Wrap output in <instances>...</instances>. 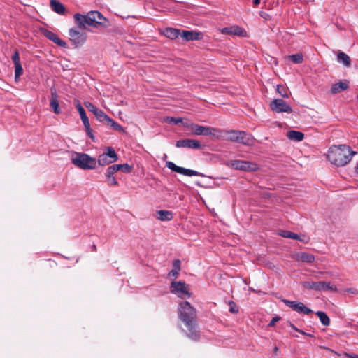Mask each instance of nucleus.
Returning <instances> with one entry per match:
<instances>
[{"label": "nucleus", "mask_w": 358, "mask_h": 358, "mask_svg": "<svg viewBox=\"0 0 358 358\" xmlns=\"http://www.w3.org/2000/svg\"><path fill=\"white\" fill-rule=\"evenodd\" d=\"M337 61L339 63H342L346 67H350L351 65V59L350 57L341 51H339L337 54Z\"/></svg>", "instance_id": "nucleus-22"}, {"label": "nucleus", "mask_w": 358, "mask_h": 358, "mask_svg": "<svg viewBox=\"0 0 358 358\" xmlns=\"http://www.w3.org/2000/svg\"><path fill=\"white\" fill-rule=\"evenodd\" d=\"M117 171L115 164L108 167L106 173V178L112 177Z\"/></svg>", "instance_id": "nucleus-37"}, {"label": "nucleus", "mask_w": 358, "mask_h": 358, "mask_svg": "<svg viewBox=\"0 0 358 358\" xmlns=\"http://www.w3.org/2000/svg\"><path fill=\"white\" fill-rule=\"evenodd\" d=\"M180 36L187 41L200 40L202 38V34L201 32L187 30H183Z\"/></svg>", "instance_id": "nucleus-18"}, {"label": "nucleus", "mask_w": 358, "mask_h": 358, "mask_svg": "<svg viewBox=\"0 0 358 358\" xmlns=\"http://www.w3.org/2000/svg\"><path fill=\"white\" fill-rule=\"evenodd\" d=\"M278 351V347H275L274 349H273V352L275 353H276Z\"/></svg>", "instance_id": "nucleus-50"}, {"label": "nucleus", "mask_w": 358, "mask_h": 358, "mask_svg": "<svg viewBox=\"0 0 358 358\" xmlns=\"http://www.w3.org/2000/svg\"><path fill=\"white\" fill-rule=\"evenodd\" d=\"M270 108L276 113H292V109L283 99H275L270 103Z\"/></svg>", "instance_id": "nucleus-13"}, {"label": "nucleus", "mask_w": 358, "mask_h": 358, "mask_svg": "<svg viewBox=\"0 0 358 358\" xmlns=\"http://www.w3.org/2000/svg\"><path fill=\"white\" fill-rule=\"evenodd\" d=\"M117 159L118 156L115 150L112 147H107L106 148V152L99 156L96 163H98L99 165L103 166L115 162Z\"/></svg>", "instance_id": "nucleus-7"}, {"label": "nucleus", "mask_w": 358, "mask_h": 358, "mask_svg": "<svg viewBox=\"0 0 358 358\" xmlns=\"http://www.w3.org/2000/svg\"><path fill=\"white\" fill-rule=\"evenodd\" d=\"M289 325L290 327H292L294 331H299V329H298L294 324H292V322H289Z\"/></svg>", "instance_id": "nucleus-46"}, {"label": "nucleus", "mask_w": 358, "mask_h": 358, "mask_svg": "<svg viewBox=\"0 0 358 358\" xmlns=\"http://www.w3.org/2000/svg\"><path fill=\"white\" fill-rule=\"evenodd\" d=\"M355 171L356 174L358 176V162L356 164V166L355 167Z\"/></svg>", "instance_id": "nucleus-48"}, {"label": "nucleus", "mask_w": 358, "mask_h": 358, "mask_svg": "<svg viewBox=\"0 0 358 358\" xmlns=\"http://www.w3.org/2000/svg\"><path fill=\"white\" fill-rule=\"evenodd\" d=\"M164 35L170 39H176L180 35V32L177 29L166 28L164 31Z\"/></svg>", "instance_id": "nucleus-27"}, {"label": "nucleus", "mask_w": 358, "mask_h": 358, "mask_svg": "<svg viewBox=\"0 0 358 358\" xmlns=\"http://www.w3.org/2000/svg\"><path fill=\"white\" fill-rule=\"evenodd\" d=\"M117 171H121L124 173H129L132 171L133 167L128 164H115Z\"/></svg>", "instance_id": "nucleus-35"}, {"label": "nucleus", "mask_w": 358, "mask_h": 358, "mask_svg": "<svg viewBox=\"0 0 358 358\" xmlns=\"http://www.w3.org/2000/svg\"><path fill=\"white\" fill-rule=\"evenodd\" d=\"M76 107L80 114V119H81L84 126L88 125V123L90 122H89V119L86 115L85 109L83 108L81 104L78 102L76 104Z\"/></svg>", "instance_id": "nucleus-29"}, {"label": "nucleus", "mask_w": 358, "mask_h": 358, "mask_svg": "<svg viewBox=\"0 0 358 358\" xmlns=\"http://www.w3.org/2000/svg\"><path fill=\"white\" fill-rule=\"evenodd\" d=\"M178 315L187 329V336L192 340L197 341L199 338V334L197 331L196 310L188 301H182L179 304Z\"/></svg>", "instance_id": "nucleus-1"}, {"label": "nucleus", "mask_w": 358, "mask_h": 358, "mask_svg": "<svg viewBox=\"0 0 358 358\" xmlns=\"http://www.w3.org/2000/svg\"><path fill=\"white\" fill-rule=\"evenodd\" d=\"M287 138L297 142L301 141L304 138V134L298 131L292 130L287 132Z\"/></svg>", "instance_id": "nucleus-25"}, {"label": "nucleus", "mask_w": 358, "mask_h": 358, "mask_svg": "<svg viewBox=\"0 0 358 358\" xmlns=\"http://www.w3.org/2000/svg\"><path fill=\"white\" fill-rule=\"evenodd\" d=\"M355 154L356 152L346 145H334L329 149L327 159L336 166H343L351 161Z\"/></svg>", "instance_id": "nucleus-3"}, {"label": "nucleus", "mask_w": 358, "mask_h": 358, "mask_svg": "<svg viewBox=\"0 0 358 358\" xmlns=\"http://www.w3.org/2000/svg\"><path fill=\"white\" fill-rule=\"evenodd\" d=\"M42 33L47 38L52 41L59 46L64 48H66L68 47L67 43L59 38V36L54 32L49 31L48 29H44L42 31Z\"/></svg>", "instance_id": "nucleus-17"}, {"label": "nucleus", "mask_w": 358, "mask_h": 358, "mask_svg": "<svg viewBox=\"0 0 358 358\" xmlns=\"http://www.w3.org/2000/svg\"><path fill=\"white\" fill-rule=\"evenodd\" d=\"M280 320V317H273L272 320H271V322H269L268 324V326L269 327H273L275 326V323L277 322H278L279 320Z\"/></svg>", "instance_id": "nucleus-43"}, {"label": "nucleus", "mask_w": 358, "mask_h": 358, "mask_svg": "<svg viewBox=\"0 0 358 358\" xmlns=\"http://www.w3.org/2000/svg\"><path fill=\"white\" fill-rule=\"evenodd\" d=\"M50 105L55 113L59 114L61 113L59 101L57 99V91L55 88H51V98L50 100Z\"/></svg>", "instance_id": "nucleus-19"}, {"label": "nucleus", "mask_w": 358, "mask_h": 358, "mask_svg": "<svg viewBox=\"0 0 358 358\" xmlns=\"http://www.w3.org/2000/svg\"><path fill=\"white\" fill-rule=\"evenodd\" d=\"M166 166L173 171H175L176 173H178L180 174H182V175H185L187 176H201V177L204 176V175L200 172H198L194 170L189 169H185V168H183L181 166H178L176 165L173 162H170V161L166 162Z\"/></svg>", "instance_id": "nucleus-12"}, {"label": "nucleus", "mask_w": 358, "mask_h": 358, "mask_svg": "<svg viewBox=\"0 0 358 358\" xmlns=\"http://www.w3.org/2000/svg\"><path fill=\"white\" fill-rule=\"evenodd\" d=\"M229 311L231 313H238V306H236V304L235 303V302H234L233 301H230L229 302Z\"/></svg>", "instance_id": "nucleus-38"}, {"label": "nucleus", "mask_w": 358, "mask_h": 358, "mask_svg": "<svg viewBox=\"0 0 358 358\" xmlns=\"http://www.w3.org/2000/svg\"><path fill=\"white\" fill-rule=\"evenodd\" d=\"M296 258L303 262L312 263L315 261L313 255L307 252H299L296 255Z\"/></svg>", "instance_id": "nucleus-26"}, {"label": "nucleus", "mask_w": 358, "mask_h": 358, "mask_svg": "<svg viewBox=\"0 0 358 358\" xmlns=\"http://www.w3.org/2000/svg\"><path fill=\"white\" fill-rule=\"evenodd\" d=\"M357 99H358V94H357Z\"/></svg>", "instance_id": "nucleus-53"}, {"label": "nucleus", "mask_w": 358, "mask_h": 358, "mask_svg": "<svg viewBox=\"0 0 358 358\" xmlns=\"http://www.w3.org/2000/svg\"><path fill=\"white\" fill-rule=\"evenodd\" d=\"M105 122L106 124L110 126L111 128H113L114 130L120 131L121 133L125 132L124 129L118 123L115 122L113 119L109 117L108 116L105 120Z\"/></svg>", "instance_id": "nucleus-30"}, {"label": "nucleus", "mask_w": 358, "mask_h": 358, "mask_svg": "<svg viewBox=\"0 0 358 358\" xmlns=\"http://www.w3.org/2000/svg\"><path fill=\"white\" fill-rule=\"evenodd\" d=\"M85 106L91 111L100 122H105L108 115L101 109L96 107L92 103L86 101L84 103Z\"/></svg>", "instance_id": "nucleus-15"}, {"label": "nucleus", "mask_w": 358, "mask_h": 358, "mask_svg": "<svg viewBox=\"0 0 358 358\" xmlns=\"http://www.w3.org/2000/svg\"><path fill=\"white\" fill-rule=\"evenodd\" d=\"M348 88V84L345 82L340 81L334 84L331 88L332 94H337L343 90H345Z\"/></svg>", "instance_id": "nucleus-23"}, {"label": "nucleus", "mask_w": 358, "mask_h": 358, "mask_svg": "<svg viewBox=\"0 0 358 358\" xmlns=\"http://www.w3.org/2000/svg\"><path fill=\"white\" fill-rule=\"evenodd\" d=\"M85 131H86V134H87V136L92 140H94V136L93 135L92 131L90 128V122L88 123V125L85 126Z\"/></svg>", "instance_id": "nucleus-42"}, {"label": "nucleus", "mask_w": 358, "mask_h": 358, "mask_svg": "<svg viewBox=\"0 0 358 358\" xmlns=\"http://www.w3.org/2000/svg\"><path fill=\"white\" fill-rule=\"evenodd\" d=\"M316 315L320 318L321 323L324 326H329L330 324V319L328 315L323 311H317Z\"/></svg>", "instance_id": "nucleus-32"}, {"label": "nucleus", "mask_w": 358, "mask_h": 358, "mask_svg": "<svg viewBox=\"0 0 358 358\" xmlns=\"http://www.w3.org/2000/svg\"><path fill=\"white\" fill-rule=\"evenodd\" d=\"M230 166L236 170L245 171H255L259 169L257 164L243 160H232L230 162Z\"/></svg>", "instance_id": "nucleus-10"}, {"label": "nucleus", "mask_w": 358, "mask_h": 358, "mask_svg": "<svg viewBox=\"0 0 358 358\" xmlns=\"http://www.w3.org/2000/svg\"><path fill=\"white\" fill-rule=\"evenodd\" d=\"M171 293L177 294L180 298H184L185 296H187V297L190 296V294L186 287V284L185 282H172L171 283Z\"/></svg>", "instance_id": "nucleus-14"}, {"label": "nucleus", "mask_w": 358, "mask_h": 358, "mask_svg": "<svg viewBox=\"0 0 358 358\" xmlns=\"http://www.w3.org/2000/svg\"><path fill=\"white\" fill-rule=\"evenodd\" d=\"M107 182L110 186H117L118 185V182L117 181L115 178L113 176L107 178Z\"/></svg>", "instance_id": "nucleus-41"}, {"label": "nucleus", "mask_w": 358, "mask_h": 358, "mask_svg": "<svg viewBox=\"0 0 358 358\" xmlns=\"http://www.w3.org/2000/svg\"><path fill=\"white\" fill-rule=\"evenodd\" d=\"M50 7L53 11L59 14L64 15L66 11L64 6L57 0H50Z\"/></svg>", "instance_id": "nucleus-21"}, {"label": "nucleus", "mask_w": 358, "mask_h": 358, "mask_svg": "<svg viewBox=\"0 0 358 358\" xmlns=\"http://www.w3.org/2000/svg\"><path fill=\"white\" fill-rule=\"evenodd\" d=\"M92 250H93L94 251H96V245H93V246H92Z\"/></svg>", "instance_id": "nucleus-52"}, {"label": "nucleus", "mask_w": 358, "mask_h": 358, "mask_svg": "<svg viewBox=\"0 0 358 358\" xmlns=\"http://www.w3.org/2000/svg\"><path fill=\"white\" fill-rule=\"evenodd\" d=\"M306 336H309V337H311V338H313V337H314V335H313V334H308V333H307Z\"/></svg>", "instance_id": "nucleus-51"}, {"label": "nucleus", "mask_w": 358, "mask_h": 358, "mask_svg": "<svg viewBox=\"0 0 358 358\" xmlns=\"http://www.w3.org/2000/svg\"><path fill=\"white\" fill-rule=\"evenodd\" d=\"M279 235L284 238L301 241V239H300L299 236L298 234L293 233L292 231H289L282 230L279 232Z\"/></svg>", "instance_id": "nucleus-31"}, {"label": "nucleus", "mask_w": 358, "mask_h": 358, "mask_svg": "<svg viewBox=\"0 0 358 358\" xmlns=\"http://www.w3.org/2000/svg\"><path fill=\"white\" fill-rule=\"evenodd\" d=\"M12 60L14 64L20 63V55L17 50H15L13 55H12Z\"/></svg>", "instance_id": "nucleus-40"}, {"label": "nucleus", "mask_w": 358, "mask_h": 358, "mask_svg": "<svg viewBox=\"0 0 358 358\" xmlns=\"http://www.w3.org/2000/svg\"><path fill=\"white\" fill-rule=\"evenodd\" d=\"M167 122L169 123H173L175 124H178L182 123L183 120H182V118H181V117L176 118V117H168Z\"/></svg>", "instance_id": "nucleus-39"}, {"label": "nucleus", "mask_w": 358, "mask_h": 358, "mask_svg": "<svg viewBox=\"0 0 358 358\" xmlns=\"http://www.w3.org/2000/svg\"><path fill=\"white\" fill-rule=\"evenodd\" d=\"M286 306L292 308V310L300 313L309 315L313 313V310L306 307L302 302L296 301H289L285 299H282L281 300Z\"/></svg>", "instance_id": "nucleus-11"}, {"label": "nucleus", "mask_w": 358, "mask_h": 358, "mask_svg": "<svg viewBox=\"0 0 358 358\" xmlns=\"http://www.w3.org/2000/svg\"><path fill=\"white\" fill-rule=\"evenodd\" d=\"M245 31L238 26H232L230 27H224L222 29V33L225 34H231L235 36H244Z\"/></svg>", "instance_id": "nucleus-20"}, {"label": "nucleus", "mask_w": 358, "mask_h": 358, "mask_svg": "<svg viewBox=\"0 0 358 358\" xmlns=\"http://www.w3.org/2000/svg\"><path fill=\"white\" fill-rule=\"evenodd\" d=\"M303 286L306 289L315 291L332 290L336 291V287L334 286L329 282H303Z\"/></svg>", "instance_id": "nucleus-8"}, {"label": "nucleus", "mask_w": 358, "mask_h": 358, "mask_svg": "<svg viewBox=\"0 0 358 358\" xmlns=\"http://www.w3.org/2000/svg\"><path fill=\"white\" fill-rule=\"evenodd\" d=\"M181 262L179 259H176L173 263V269L169 273L170 277L176 278L180 271Z\"/></svg>", "instance_id": "nucleus-28"}, {"label": "nucleus", "mask_w": 358, "mask_h": 358, "mask_svg": "<svg viewBox=\"0 0 358 358\" xmlns=\"http://www.w3.org/2000/svg\"><path fill=\"white\" fill-rule=\"evenodd\" d=\"M177 148H187L192 149H200L201 145L199 141L194 139H183L176 141Z\"/></svg>", "instance_id": "nucleus-16"}, {"label": "nucleus", "mask_w": 358, "mask_h": 358, "mask_svg": "<svg viewBox=\"0 0 358 358\" xmlns=\"http://www.w3.org/2000/svg\"><path fill=\"white\" fill-rule=\"evenodd\" d=\"M277 92L284 98L289 97L288 88L283 85H278L276 88Z\"/></svg>", "instance_id": "nucleus-34"}, {"label": "nucleus", "mask_w": 358, "mask_h": 358, "mask_svg": "<svg viewBox=\"0 0 358 358\" xmlns=\"http://www.w3.org/2000/svg\"><path fill=\"white\" fill-rule=\"evenodd\" d=\"M71 161L77 167L84 170L94 169L96 166V159L85 153H76Z\"/></svg>", "instance_id": "nucleus-5"}, {"label": "nucleus", "mask_w": 358, "mask_h": 358, "mask_svg": "<svg viewBox=\"0 0 358 358\" xmlns=\"http://www.w3.org/2000/svg\"><path fill=\"white\" fill-rule=\"evenodd\" d=\"M287 58L292 61L294 64H301L303 61V56L302 53H296L294 55H291L287 57Z\"/></svg>", "instance_id": "nucleus-33"}, {"label": "nucleus", "mask_w": 358, "mask_h": 358, "mask_svg": "<svg viewBox=\"0 0 358 358\" xmlns=\"http://www.w3.org/2000/svg\"><path fill=\"white\" fill-rule=\"evenodd\" d=\"M75 24L81 29H87V27H107L109 26L108 20L99 11L92 10L86 15L76 13L73 15Z\"/></svg>", "instance_id": "nucleus-2"}, {"label": "nucleus", "mask_w": 358, "mask_h": 358, "mask_svg": "<svg viewBox=\"0 0 358 358\" xmlns=\"http://www.w3.org/2000/svg\"><path fill=\"white\" fill-rule=\"evenodd\" d=\"M157 218L161 221H170L173 219V213L169 210H161L157 212Z\"/></svg>", "instance_id": "nucleus-24"}, {"label": "nucleus", "mask_w": 358, "mask_h": 358, "mask_svg": "<svg viewBox=\"0 0 358 358\" xmlns=\"http://www.w3.org/2000/svg\"><path fill=\"white\" fill-rule=\"evenodd\" d=\"M260 3V0H253V5L257 6Z\"/></svg>", "instance_id": "nucleus-47"}, {"label": "nucleus", "mask_w": 358, "mask_h": 358, "mask_svg": "<svg viewBox=\"0 0 358 358\" xmlns=\"http://www.w3.org/2000/svg\"><path fill=\"white\" fill-rule=\"evenodd\" d=\"M225 139L229 141L241 143L245 145L253 144L255 138L249 134L243 131L227 130L223 131Z\"/></svg>", "instance_id": "nucleus-4"}, {"label": "nucleus", "mask_w": 358, "mask_h": 358, "mask_svg": "<svg viewBox=\"0 0 358 358\" xmlns=\"http://www.w3.org/2000/svg\"><path fill=\"white\" fill-rule=\"evenodd\" d=\"M14 65H15V80H17L18 79V78L22 75L23 69L21 65V63H17Z\"/></svg>", "instance_id": "nucleus-36"}, {"label": "nucleus", "mask_w": 358, "mask_h": 358, "mask_svg": "<svg viewBox=\"0 0 358 358\" xmlns=\"http://www.w3.org/2000/svg\"><path fill=\"white\" fill-rule=\"evenodd\" d=\"M344 358H358V355L354 354V353H352V354L345 353Z\"/></svg>", "instance_id": "nucleus-44"}, {"label": "nucleus", "mask_w": 358, "mask_h": 358, "mask_svg": "<svg viewBox=\"0 0 358 358\" xmlns=\"http://www.w3.org/2000/svg\"><path fill=\"white\" fill-rule=\"evenodd\" d=\"M191 128L192 133L197 136H216L217 133L221 132L220 130L213 127L202 126L196 124H192Z\"/></svg>", "instance_id": "nucleus-9"}, {"label": "nucleus", "mask_w": 358, "mask_h": 358, "mask_svg": "<svg viewBox=\"0 0 358 358\" xmlns=\"http://www.w3.org/2000/svg\"><path fill=\"white\" fill-rule=\"evenodd\" d=\"M297 332H299V333H300V334H301L303 335H306L307 334L306 332H305V331H303V330H301V329H299V331H298Z\"/></svg>", "instance_id": "nucleus-49"}, {"label": "nucleus", "mask_w": 358, "mask_h": 358, "mask_svg": "<svg viewBox=\"0 0 358 358\" xmlns=\"http://www.w3.org/2000/svg\"><path fill=\"white\" fill-rule=\"evenodd\" d=\"M85 29L76 24L69 30V41L75 48L80 47L86 42L87 34L83 31Z\"/></svg>", "instance_id": "nucleus-6"}, {"label": "nucleus", "mask_w": 358, "mask_h": 358, "mask_svg": "<svg viewBox=\"0 0 358 358\" xmlns=\"http://www.w3.org/2000/svg\"><path fill=\"white\" fill-rule=\"evenodd\" d=\"M346 292H350L353 294H358V290L356 288H348L346 289Z\"/></svg>", "instance_id": "nucleus-45"}]
</instances>
